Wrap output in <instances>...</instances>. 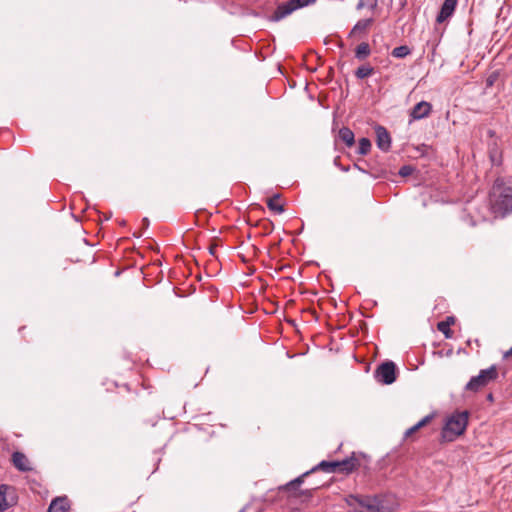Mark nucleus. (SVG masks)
<instances>
[{
	"mask_svg": "<svg viewBox=\"0 0 512 512\" xmlns=\"http://www.w3.org/2000/svg\"><path fill=\"white\" fill-rule=\"evenodd\" d=\"M8 490V486L6 485H1L0 486V511H5L7 510L11 505H12V502L8 500L7 498V492Z\"/></svg>",
	"mask_w": 512,
	"mask_h": 512,
	"instance_id": "obj_18",
	"label": "nucleus"
},
{
	"mask_svg": "<svg viewBox=\"0 0 512 512\" xmlns=\"http://www.w3.org/2000/svg\"><path fill=\"white\" fill-rule=\"evenodd\" d=\"M375 378L378 382L390 385L396 380V365L392 361L380 364L375 371Z\"/></svg>",
	"mask_w": 512,
	"mask_h": 512,
	"instance_id": "obj_5",
	"label": "nucleus"
},
{
	"mask_svg": "<svg viewBox=\"0 0 512 512\" xmlns=\"http://www.w3.org/2000/svg\"><path fill=\"white\" fill-rule=\"evenodd\" d=\"M370 54V47H369V44L368 43H361L357 46L356 48V51H355V56L360 59V60H363L365 59L368 55Z\"/></svg>",
	"mask_w": 512,
	"mask_h": 512,
	"instance_id": "obj_21",
	"label": "nucleus"
},
{
	"mask_svg": "<svg viewBox=\"0 0 512 512\" xmlns=\"http://www.w3.org/2000/svg\"><path fill=\"white\" fill-rule=\"evenodd\" d=\"M69 509V501L67 497H57L52 500L47 512H67Z\"/></svg>",
	"mask_w": 512,
	"mask_h": 512,
	"instance_id": "obj_13",
	"label": "nucleus"
},
{
	"mask_svg": "<svg viewBox=\"0 0 512 512\" xmlns=\"http://www.w3.org/2000/svg\"><path fill=\"white\" fill-rule=\"evenodd\" d=\"M469 413L467 411L456 412L446 421L441 432L443 442H452L458 436L462 435L468 424Z\"/></svg>",
	"mask_w": 512,
	"mask_h": 512,
	"instance_id": "obj_3",
	"label": "nucleus"
},
{
	"mask_svg": "<svg viewBox=\"0 0 512 512\" xmlns=\"http://www.w3.org/2000/svg\"><path fill=\"white\" fill-rule=\"evenodd\" d=\"M431 419H432V416H426L422 420H420L417 424H415L414 426L407 429L405 432V438H409L412 434H414L419 429H421L422 427L427 425L431 421Z\"/></svg>",
	"mask_w": 512,
	"mask_h": 512,
	"instance_id": "obj_19",
	"label": "nucleus"
},
{
	"mask_svg": "<svg viewBox=\"0 0 512 512\" xmlns=\"http://www.w3.org/2000/svg\"><path fill=\"white\" fill-rule=\"evenodd\" d=\"M296 1L299 3V5L302 8V7H305V6L315 2L316 0H296Z\"/></svg>",
	"mask_w": 512,
	"mask_h": 512,
	"instance_id": "obj_27",
	"label": "nucleus"
},
{
	"mask_svg": "<svg viewBox=\"0 0 512 512\" xmlns=\"http://www.w3.org/2000/svg\"><path fill=\"white\" fill-rule=\"evenodd\" d=\"M492 84H493V80L488 79V85H492Z\"/></svg>",
	"mask_w": 512,
	"mask_h": 512,
	"instance_id": "obj_32",
	"label": "nucleus"
},
{
	"mask_svg": "<svg viewBox=\"0 0 512 512\" xmlns=\"http://www.w3.org/2000/svg\"><path fill=\"white\" fill-rule=\"evenodd\" d=\"M498 376V372L495 366H491L487 369H483L480 373L472 377L470 381L466 384V390L477 392L481 388L488 385L491 381L496 379Z\"/></svg>",
	"mask_w": 512,
	"mask_h": 512,
	"instance_id": "obj_4",
	"label": "nucleus"
},
{
	"mask_svg": "<svg viewBox=\"0 0 512 512\" xmlns=\"http://www.w3.org/2000/svg\"><path fill=\"white\" fill-rule=\"evenodd\" d=\"M373 72H374V70L371 66L363 65V66H360L359 68H357L355 75L357 78L363 79V78H366V77L372 75Z\"/></svg>",
	"mask_w": 512,
	"mask_h": 512,
	"instance_id": "obj_23",
	"label": "nucleus"
},
{
	"mask_svg": "<svg viewBox=\"0 0 512 512\" xmlns=\"http://www.w3.org/2000/svg\"><path fill=\"white\" fill-rule=\"evenodd\" d=\"M410 49L408 46L406 45H402V46H398V47H395L392 52H391V55L395 58H404L406 57L407 55L410 54Z\"/></svg>",
	"mask_w": 512,
	"mask_h": 512,
	"instance_id": "obj_22",
	"label": "nucleus"
},
{
	"mask_svg": "<svg viewBox=\"0 0 512 512\" xmlns=\"http://www.w3.org/2000/svg\"><path fill=\"white\" fill-rule=\"evenodd\" d=\"M299 8H301V6L296 0H289L283 4H280L276 8L274 13L270 16V20L278 22Z\"/></svg>",
	"mask_w": 512,
	"mask_h": 512,
	"instance_id": "obj_7",
	"label": "nucleus"
},
{
	"mask_svg": "<svg viewBox=\"0 0 512 512\" xmlns=\"http://www.w3.org/2000/svg\"><path fill=\"white\" fill-rule=\"evenodd\" d=\"M454 317H447L446 320H444V323H450V326L454 324Z\"/></svg>",
	"mask_w": 512,
	"mask_h": 512,
	"instance_id": "obj_28",
	"label": "nucleus"
},
{
	"mask_svg": "<svg viewBox=\"0 0 512 512\" xmlns=\"http://www.w3.org/2000/svg\"><path fill=\"white\" fill-rule=\"evenodd\" d=\"M12 463L14 467L21 472H28L32 470L28 457L22 452L16 451L12 454Z\"/></svg>",
	"mask_w": 512,
	"mask_h": 512,
	"instance_id": "obj_10",
	"label": "nucleus"
},
{
	"mask_svg": "<svg viewBox=\"0 0 512 512\" xmlns=\"http://www.w3.org/2000/svg\"><path fill=\"white\" fill-rule=\"evenodd\" d=\"M437 329L444 334L446 338L452 337V331L450 329V323H444L443 321L437 324Z\"/></svg>",
	"mask_w": 512,
	"mask_h": 512,
	"instance_id": "obj_25",
	"label": "nucleus"
},
{
	"mask_svg": "<svg viewBox=\"0 0 512 512\" xmlns=\"http://www.w3.org/2000/svg\"><path fill=\"white\" fill-rule=\"evenodd\" d=\"M375 131L377 137L376 143L378 148L385 152L388 151L391 146V137L388 131L382 126H378Z\"/></svg>",
	"mask_w": 512,
	"mask_h": 512,
	"instance_id": "obj_11",
	"label": "nucleus"
},
{
	"mask_svg": "<svg viewBox=\"0 0 512 512\" xmlns=\"http://www.w3.org/2000/svg\"><path fill=\"white\" fill-rule=\"evenodd\" d=\"M345 501L352 512H389L378 496L349 495Z\"/></svg>",
	"mask_w": 512,
	"mask_h": 512,
	"instance_id": "obj_2",
	"label": "nucleus"
},
{
	"mask_svg": "<svg viewBox=\"0 0 512 512\" xmlns=\"http://www.w3.org/2000/svg\"><path fill=\"white\" fill-rule=\"evenodd\" d=\"M339 464L336 461H322L320 462L316 467H314L311 471L305 472L301 476L297 477L296 479L292 480L287 484V488H294L296 486H299L303 483L304 477H306L309 473L314 472L316 470H321L327 473H334L337 471Z\"/></svg>",
	"mask_w": 512,
	"mask_h": 512,
	"instance_id": "obj_6",
	"label": "nucleus"
},
{
	"mask_svg": "<svg viewBox=\"0 0 512 512\" xmlns=\"http://www.w3.org/2000/svg\"><path fill=\"white\" fill-rule=\"evenodd\" d=\"M458 0H444L440 12L436 18L438 23L446 21L455 11Z\"/></svg>",
	"mask_w": 512,
	"mask_h": 512,
	"instance_id": "obj_12",
	"label": "nucleus"
},
{
	"mask_svg": "<svg viewBox=\"0 0 512 512\" xmlns=\"http://www.w3.org/2000/svg\"><path fill=\"white\" fill-rule=\"evenodd\" d=\"M510 356H512V347H511L508 351H506V352L504 353V355H503V357H504L505 359L509 358Z\"/></svg>",
	"mask_w": 512,
	"mask_h": 512,
	"instance_id": "obj_29",
	"label": "nucleus"
},
{
	"mask_svg": "<svg viewBox=\"0 0 512 512\" xmlns=\"http://www.w3.org/2000/svg\"><path fill=\"white\" fill-rule=\"evenodd\" d=\"M373 21H374V19L372 17L371 18H367V19L359 20L354 25L352 30L350 31L349 36L352 37V36H354L356 34L366 32L369 29V27L372 25Z\"/></svg>",
	"mask_w": 512,
	"mask_h": 512,
	"instance_id": "obj_15",
	"label": "nucleus"
},
{
	"mask_svg": "<svg viewBox=\"0 0 512 512\" xmlns=\"http://www.w3.org/2000/svg\"><path fill=\"white\" fill-rule=\"evenodd\" d=\"M339 139L343 141L348 147L354 145V133L347 127H343L339 130Z\"/></svg>",
	"mask_w": 512,
	"mask_h": 512,
	"instance_id": "obj_17",
	"label": "nucleus"
},
{
	"mask_svg": "<svg viewBox=\"0 0 512 512\" xmlns=\"http://www.w3.org/2000/svg\"><path fill=\"white\" fill-rule=\"evenodd\" d=\"M143 223H144L145 225H148V223H149V222H148V219H147V218H144V219H143Z\"/></svg>",
	"mask_w": 512,
	"mask_h": 512,
	"instance_id": "obj_30",
	"label": "nucleus"
},
{
	"mask_svg": "<svg viewBox=\"0 0 512 512\" xmlns=\"http://www.w3.org/2000/svg\"><path fill=\"white\" fill-rule=\"evenodd\" d=\"M299 8H301V6L296 0H289L283 4H280L276 8L274 13L270 16V20L278 22Z\"/></svg>",
	"mask_w": 512,
	"mask_h": 512,
	"instance_id": "obj_8",
	"label": "nucleus"
},
{
	"mask_svg": "<svg viewBox=\"0 0 512 512\" xmlns=\"http://www.w3.org/2000/svg\"><path fill=\"white\" fill-rule=\"evenodd\" d=\"M487 398H488V400L492 401L493 400L492 394H489Z\"/></svg>",
	"mask_w": 512,
	"mask_h": 512,
	"instance_id": "obj_31",
	"label": "nucleus"
},
{
	"mask_svg": "<svg viewBox=\"0 0 512 512\" xmlns=\"http://www.w3.org/2000/svg\"><path fill=\"white\" fill-rule=\"evenodd\" d=\"M490 206L493 213L506 216L512 212V187L497 179L489 194Z\"/></svg>",
	"mask_w": 512,
	"mask_h": 512,
	"instance_id": "obj_1",
	"label": "nucleus"
},
{
	"mask_svg": "<svg viewBox=\"0 0 512 512\" xmlns=\"http://www.w3.org/2000/svg\"><path fill=\"white\" fill-rule=\"evenodd\" d=\"M413 167L409 166V165H405V166H402L399 170V174L403 177H406V176H409L412 174L413 172Z\"/></svg>",
	"mask_w": 512,
	"mask_h": 512,
	"instance_id": "obj_26",
	"label": "nucleus"
},
{
	"mask_svg": "<svg viewBox=\"0 0 512 512\" xmlns=\"http://www.w3.org/2000/svg\"><path fill=\"white\" fill-rule=\"evenodd\" d=\"M337 462L339 464L337 471L346 472V473L352 472L359 465L358 460L354 456H352L350 458H346L342 461H337Z\"/></svg>",
	"mask_w": 512,
	"mask_h": 512,
	"instance_id": "obj_14",
	"label": "nucleus"
},
{
	"mask_svg": "<svg viewBox=\"0 0 512 512\" xmlns=\"http://www.w3.org/2000/svg\"><path fill=\"white\" fill-rule=\"evenodd\" d=\"M378 6V0H359L356 9L363 10L366 9L368 11L373 12Z\"/></svg>",
	"mask_w": 512,
	"mask_h": 512,
	"instance_id": "obj_20",
	"label": "nucleus"
},
{
	"mask_svg": "<svg viewBox=\"0 0 512 512\" xmlns=\"http://www.w3.org/2000/svg\"><path fill=\"white\" fill-rule=\"evenodd\" d=\"M432 111V105L429 102L421 101L417 103L410 112V116L414 120H420L428 117Z\"/></svg>",
	"mask_w": 512,
	"mask_h": 512,
	"instance_id": "obj_9",
	"label": "nucleus"
},
{
	"mask_svg": "<svg viewBox=\"0 0 512 512\" xmlns=\"http://www.w3.org/2000/svg\"><path fill=\"white\" fill-rule=\"evenodd\" d=\"M371 148V142L368 138H361L359 140L358 153L360 155H366Z\"/></svg>",
	"mask_w": 512,
	"mask_h": 512,
	"instance_id": "obj_24",
	"label": "nucleus"
},
{
	"mask_svg": "<svg viewBox=\"0 0 512 512\" xmlns=\"http://www.w3.org/2000/svg\"><path fill=\"white\" fill-rule=\"evenodd\" d=\"M280 199V194H275L271 198L267 199L268 208L277 214H281L284 212V206L283 204L280 203Z\"/></svg>",
	"mask_w": 512,
	"mask_h": 512,
	"instance_id": "obj_16",
	"label": "nucleus"
}]
</instances>
